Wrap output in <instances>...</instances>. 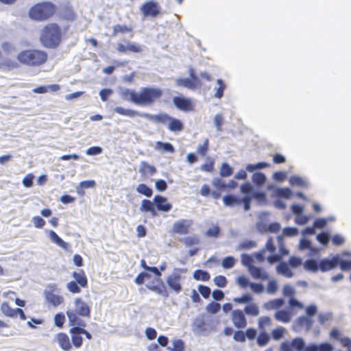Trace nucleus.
I'll return each mask as SVG.
<instances>
[{
	"label": "nucleus",
	"mask_w": 351,
	"mask_h": 351,
	"mask_svg": "<svg viewBox=\"0 0 351 351\" xmlns=\"http://www.w3.org/2000/svg\"><path fill=\"white\" fill-rule=\"evenodd\" d=\"M252 180L254 183L257 185H262L266 181V176L264 173L256 172L254 173L252 176Z\"/></svg>",
	"instance_id": "de8ad7c7"
},
{
	"label": "nucleus",
	"mask_w": 351,
	"mask_h": 351,
	"mask_svg": "<svg viewBox=\"0 0 351 351\" xmlns=\"http://www.w3.org/2000/svg\"><path fill=\"white\" fill-rule=\"evenodd\" d=\"M276 271L279 274L282 275L286 278H291L293 273L289 267V265L286 262H280L276 267Z\"/></svg>",
	"instance_id": "393cba45"
},
{
	"label": "nucleus",
	"mask_w": 351,
	"mask_h": 351,
	"mask_svg": "<svg viewBox=\"0 0 351 351\" xmlns=\"http://www.w3.org/2000/svg\"><path fill=\"white\" fill-rule=\"evenodd\" d=\"M231 319L234 326L237 328H244L247 326V319L244 312L240 309L232 311Z\"/></svg>",
	"instance_id": "ddd939ff"
},
{
	"label": "nucleus",
	"mask_w": 351,
	"mask_h": 351,
	"mask_svg": "<svg viewBox=\"0 0 351 351\" xmlns=\"http://www.w3.org/2000/svg\"><path fill=\"white\" fill-rule=\"evenodd\" d=\"M326 222L327 221H314L313 227L306 228L304 232L310 234H314V228H323L326 226Z\"/></svg>",
	"instance_id": "bf43d9fd"
},
{
	"label": "nucleus",
	"mask_w": 351,
	"mask_h": 351,
	"mask_svg": "<svg viewBox=\"0 0 351 351\" xmlns=\"http://www.w3.org/2000/svg\"><path fill=\"white\" fill-rule=\"evenodd\" d=\"M233 173L232 167L226 162L222 164L220 169V175L222 177H228Z\"/></svg>",
	"instance_id": "6e6d98bb"
},
{
	"label": "nucleus",
	"mask_w": 351,
	"mask_h": 351,
	"mask_svg": "<svg viewBox=\"0 0 351 351\" xmlns=\"http://www.w3.org/2000/svg\"><path fill=\"white\" fill-rule=\"evenodd\" d=\"M277 196L284 198H290L291 196V191L289 188H279L276 191Z\"/></svg>",
	"instance_id": "052dcab7"
},
{
	"label": "nucleus",
	"mask_w": 351,
	"mask_h": 351,
	"mask_svg": "<svg viewBox=\"0 0 351 351\" xmlns=\"http://www.w3.org/2000/svg\"><path fill=\"white\" fill-rule=\"evenodd\" d=\"M269 167V165L265 162H260L257 164H250L246 166V170L250 172H253L256 169H263Z\"/></svg>",
	"instance_id": "864d4df0"
},
{
	"label": "nucleus",
	"mask_w": 351,
	"mask_h": 351,
	"mask_svg": "<svg viewBox=\"0 0 351 351\" xmlns=\"http://www.w3.org/2000/svg\"><path fill=\"white\" fill-rule=\"evenodd\" d=\"M58 11L57 5L50 1L34 4L28 11V16L34 21L42 22L51 19Z\"/></svg>",
	"instance_id": "423d86ee"
},
{
	"label": "nucleus",
	"mask_w": 351,
	"mask_h": 351,
	"mask_svg": "<svg viewBox=\"0 0 351 351\" xmlns=\"http://www.w3.org/2000/svg\"><path fill=\"white\" fill-rule=\"evenodd\" d=\"M213 281L216 286L221 288L225 287L228 283L226 278L221 275L215 276L213 279Z\"/></svg>",
	"instance_id": "680f3d73"
},
{
	"label": "nucleus",
	"mask_w": 351,
	"mask_h": 351,
	"mask_svg": "<svg viewBox=\"0 0 351 351\" xmlns=\"http://www.w3.org/2000/svg\"><path fill=\"white\" fill-rule=\"evenodd\" d=\"M139 171L143 175H153L156 172L155 167L149 165L147 162L143 161L141 163Z\"/></svg>",
	"instance_id": "473e14b6"
},
{
	"label": "nucleus",
	"mask_w": 351,
	"mask_h": 351,
	"mask_svg": "<svg viewBox=\"0 0 351 351\" xmlns=\"http://www.w3.org/2000/svg\"><path fill=\"white\" fill-rule=\"evenodd\" d=\"M156 149L169 153H173L175 152L173 146L170 143L158 141L156 143Z\"/></svg>",
	"instance_id": "4c0bfd02"
},
{
	"label": "nucleus",
	"mask_w": 351,
	"mask_h": 351,
	"mask_svg": "<svg viewBox=\"0 0 351 351\" xmlns=\"http://www.w3.org/2000/svg\"><path fill=\"white\" fill-rule=\"evenodd\" d=\"M17 60L3 58L0 50V71H12L19 67V64L29 67H38L48 60V53L39 49H26L21 50L16 56Z\"/></svg>",
	"instance_id": "f257e3e1"
},
{
	"label": "nucleus",
	"mask_w": 351,
	"mask_h": 351,
	"mask_svg": "<svg viewBox=\"0 0 351 351\" xmlns=\"http://www.w3.org/2000/svg\"><path fill=\"white\" fill-rule=\"evenodd\" d=\"M65 320V316L62 313H57L54 317L55 325L60 328L63 327Z\"/></svg>",
	"instance_id": "69168bd1"
},
{
	"label": "nucleus",
	"mask_w": 351,
	"mask_h": 351,
	"mask_svg": "<svg viewBox=\"0 0 351 351\" xmlns=\"http://www.w3.org/2000/svg\"><path fill=\"white\" fill-rule=\"evenodd\" d=\"M117 51L121 53H125L128 51L133 53H141L143 51L142 47L138 44L128 42L126 45L119 43L117 45Z\"/></svg>",
	"instance_id": "dca6fc26"
},
{
	"label": "nucleus",
	"mask_w": 351,
	"mask_h": 351,
	"mask_svg": "<svg viewBox=\"0 0 351 351\" xmlns=\"http://www.w3.org/2000/svg\"><path fill=\"white\" fill-rule=\"evenodd\" d=\"M278 284L276 280H271L269 281L267 287V291L269 294H274L278 290Z\"/></svg>",
	"instance_id": "774afa93"
},
{
	"label": "nucleus",
	"mask_w": 351,
	"mask_h": 351,
	"mask_svg": "<svg viewBox=\"0 0 351 351\" xmlns=\"http://www.w3.org/2000/svg\"><path fill=\"white\" fill-rule=\"evenodd\" d=\"M136 191L142 195L149 197L152 195L153 191L151 188L147 186L145 184H140L136 188Z\"/></svg>",
	"instance_id": "c03bdc74"
},
{
	"label": "nucleus",
	"mask_w": 351,
	"mask_h": 351,
	"mask_svg": "<svg viewBox=\"0 0 351 351\" xmlns=\"http://www.w3.org/2000/svg\"><path fill=\"white\" fill-rule=\"evenodd\" d=\"M332 319V313H319L317 316V320L320 325L325 326Z\"/></svg>",
	"instance_id": "a18cd8bd"
},
{
	"label": "nucleus",
	"mask_w": 351,
	"mask_h": 351,
	"mask_svg": "<svg viewBox=\"0 0 351 351\" xmlns=\"http://www.w3.org/2000/svg\"><path fill=\"white\" fill-rule=\"evenodd\" d=\"M66 314L69 319V326H86L85 322L81 317L90 318L91 307L82 297H77L73 301V308H69Z\"/></svg>",
	"instance_id": "7ed1b4c3"
},
{
	"label": "nucleus",
	"mask_w": 351,
	"mask_h": 351,
	"mask_svg": "<svg viewBox=\"0 0 351 351\" xmlns=\"http://www.w3.org/2000/svg\"><path fill=\"white\" fill-rule=\"evenodd\" d=\"M276 320L278 322L287 324L291 322L292 318V313L288 310H278L274 315Z\"/></svg>",
	"instance_id": "aec40b11"
},
{
	"label": "nucleus",
	"mask_w": 351,
	"mask_h": 351,
	"mask_svg": "<svg viewBox=\"0 0 351 351\" xmlns=\"http://www.w3.org/2000/svg\"><path fill=\"white\" fill-rule=\"evenodd\" d=\"M236 282L238 284V285L242 289H245L247 287H250V285L252 283L250 282L249 278L244 275L239 276L237 278Z\"/></svg>",
	"instance_id": "5fc2aeb1"
},
{
	"label": "nucleus",
	"mask_w": 351,
	"mask_h": 351,
	"mask_svg": "<svg viewBox=\"0 0 351 351\" xmlns=\"http://www.w3.org/2000/svg\"><path fill=\"white\" fill-rule=\"evenodd\" d=\"M253 300V298L249 293L243 294L241 297L234 298L233 301L237 304H244L250 302Z\"/></svg>",
	"instance_id": "0e129e2a"
},
{
	"label": "nucleus",
	"mask_w": 351,
	"mask_h": 351,
	"mask_svg": "<svg viewBox=\"0 0 351 351\" xmlns=\"http://www.w3.org/2000/svg\"><path fill=\"white\" fill-rule=\"evenodd\" d=\"M190 231V225H185L182 222H177L173 226V232L180 234H188Z\"/></svg>",
	"instance_id": "c9c22d12"
},
{
	"label": "nucleus",
	"mask_w": 351,
	"mask_h": 351,
	"mask_svg": "<svg viewBox=\"0 0 351 351\" xmlns=\"http://www.w3.org/2000/svg\"><path fill=\"white\" fill-rule=\"evenodd\" d=\"M153 200L156 208L159 211L168 212L172 208V205L168 202L167 199L163 196L159 195H155Z\"/></svg>",
	"instance_id": "f3484780"
},
{
	"label": "nucleus",
	"mask_w": 351,
	"mask_h": 351,
	"mask_svg": "<svg viewBox=\"0 0 351 351\" xmlns=\"http://www.w3.org/2000/svg\"><path fill=\"white\" fill-rule=\"evenodd\" d=\"M337 265H339L343 271L350 270L351 269V259L350 261L343 260L337 255Z\"/></svg>",
	"instance_id": "4d7b16f0"
},
{
	"label": "nucleus",
	"mask_w": 351,
	"mask_h": 351,
	"mask_svg": "<svg viewBox=\"0 0 351 351\" xmlns=\"http://www.w3.org/2000/svg\"><path fill=\"white\" fill-rule=\"evenodd\" d=\"M285 304V301L282 298H276L270 300L265 304V307L267 310H277L281 308Z\"/></svg>",
	"instance_id": "c756f323"
},
{
	"label": "nucleus",
	"mask_w": 351,
	"mask_h": 351,
	"mask_svg": "<svg viewBox=\"0 0 351 351\" xmlns=\"http://www.w3.org/2000/svg\"><path fill=\"white\" fill-rule=\"evenodd\" d=\"M306 315L299 316L293 323V328L296 331L309 332L313 325V317L317 313V307L315 304L308 305L306 309Z\"/></svg>",
	"instance_id": "0eeeda50"
},
{
	"label": "nucleus",
	"mask_w": 351,
	"mask_h": 351,
	"mask_svg": "<svg viewBox=\"0 0 351 351\" xmlns=\"http://www.w3.org/2000/svg\"><path fill=\"white\" fill-rule=\"evenodd\" d=\"M130 34L131 37L133 36L132 27L120 24L113 26L112 36H117L119 34Z\"/></svg>",
	"instance_id": "5701e85b"
},
{
	"label": "nucleus",
	"mask_w": 351,
	"mask_h": 351,
	"mask_svg": "<svg viewBox=\"0 0 351 351\" xmlns=\"http://www.w3.org/2000/svg\"><path fill=\"white\" fill-rule=\"evenodd\" d=\"M223 201L224 204L228 206L241 204V199L232 195H225L223 198Z\"/></svg>",
	"instance_id": "2f4dec72"
},
{
	"label": "nucleus",
	"mask_w": 351,
	"mask_h": 351,
	"mask_svg": "<svg viewBox=\"0 0 351 351\" xmlns=\"http://www.w3.org/2000/svg\"><path fill=\"white\" fill-rule=\"evenodd\" d=\"M114 112L123 115V116H128L130 117H134L136 116H139L141 117L146 118L149 119V121H152L154 123H162L166 124L167 122H169V120L170 119V116H169L166 113H160L158 114H149L147 113H140L138 111H136L132 109H125L122 107H116L114 108Z\"/></svg>",
	"instance_id": "6e6552de"
},
{
	"label": "nucleus",
	"mask_w": 351,
	"mask_h": 351,
	"mask_svg": "<svg viewBox=\"0 0 351 351\" xmlns=\"http://www.w3.org/2000/svg\"><path fill=\"white\" fill-rule=\"evenodd\" d=\"M304 267L306 270L317 272L319 269V263L314 259H308L304 263Z\"/></svg>",
	"instance_id": "58836bf2"
},
{
	"label": "nucleus",
	"mask_w": 351,
	"mask_h": 351,
	"mask_svg": "<svg viewBox=\"0 0 351 351\" xmlns=\"http://www.w3.org/2000/svg\"><path fill=\"white\" fill-rule=\"evenodd\" d=\"M178 86L185 87L191 90H194V85L191 82L190 78H178L176 80Z\"/></svg>",
	"instance_id": "37998d69"
},
{
	"label": "nucleus",
	"mask_w": 351,
	"mask_h": 351,
	"mask_svg": "<svg viewBox=\"0 0 351 351\" xmlns=\"http://www.w3.org/2000/svg\"><path fill=\"white\" fill-rule=\"evenodd\" d=\"M74 280L69 282L66 288L69 292L73 294L80 293L82 291L81 288H87L88 282L86 274L83 269H78L72 273Z\"/></svg>",
	"instance_id": "1a4fd4ad"
},
{
	"label": "nucleus",
	"mask_w": 351,
	"mask_h": 351,
	"mask_svg": "<svg viewBox=\"0 0 351 351\" xmlns=\"http://www.w3.org/2000/svg\"><path fill=\"white\" fill-rule=\"evenodd\" d=\"M61 18L66 21H72L75 19V14L71 8L65 7L62 10Z\"/></svg>",
	"instance_id": "f704fd0d"
},
{
	"label": "nucleus",
	"mask_w": 351,
	"mask_h": 351,
	"mask_svg": "<svg viewBox=\"0 0 351 351\" xmlns=\"http://www.w3.org/2000/svg\"><path fill=\"white\" fill-rule=\"evenodd\" d=\"M157 281L159 282L158 285H147V288L149 290L154 291L165 298H167L169 296V293L162 280L160 278V277H158Z\"/></svg>",
	"instance_id": "412c9836"
},
{
	"label": "nucleus",
	"mask_w": 351,
	"mask_h": 351,
	"mask_svg": "<svg viewBox=\"0 0 351 351\" xmlns=\"http://www.w3.org/2000/svg\"><path fill=\"white\" fill-rule=\"evenodd\" d=\"M189 75L191 82L194 85V89L202 86V83L198 76L195 74V71L193 69H189Z\"/></svg>",
	"instance_id": "49530a36"
},
{
	"label": "nucleus",
	"mask_w": 351,
	"mask_h": 351,
	"mask_svg": "<svg viewBox=\"0 0 351 351\" xmlns=\"http://www.w3.org/2000/svg\"><path fill=\"white\" fill-rule=\"evenodd\" d=\"M49 236L53 243H55L64 250H68L69 247V244L64 242L53 230H50L49 232Z\"/></svg>",
	"instance_id": "cd10ccee"
},
{
	"label": "nucleus",
	"mask_w": 351,
	"mask_h": 351,
	"mask_svg": "<svg viewBox=\"0 0 351 351\" xmlns=\"http://www.w3.org/2000/svg\"><path fill=\"white\" fill-rule=\"evenodd\" d=\"M271 340L269 335L265 330H261V332L256 337V343L259 347H264L268 344Z\"/></svg>",
	"instance_id": "7c9ffc66"
},
{
	"label": "nucleus",
	"mask_w": 351,
	"mask_h": 351,
	"mask_svg": "<svg viewBox=\"0 0 351 351\" xmlns=\"http://www.w3.org/2000/svg\"><path fill=\"white\" fill-rule=\"evenodd\" d=\"M157 281L159 282L158 285H147V288L149 290L154 291L165 298H167L169 296V293L162 280L160 278V277H158Z\"/></svg>",
	"instance_id": "4be33fe9"
},
{
	"label": "nucleus",
	"mask_w": 351,
	"mask_h": 351,
	"mask_svg": "<svg viewBox=\"0 0 351 351\" xmlns=\"http://www.w3.org/2000/svg\"><path fill=\"white\" fill-rule=\"evenodd\" d=\"M174 106L183 112H191L194 110V104L190 98L176 96L173 98Z\"/></svg>",
	"instance_id": "9b49d317"
},
{
	"label": "nucleus",
	"mask_w": 351,
	"mask_h": 351,
	"mask_svg": "<svg viewBox=\"0 0 351 351\" xmlns=\"http://www.w3.org/2000/svg\"><path fill=\"white\" fill-rule=\"evenodd\" d=\"M69 329V332L71 336V342L72 346L75 348H80L83 344V338L81 333H77L76 329H80V326H72Z\"/></svg>",
	"instance_id": "a211bd4d"
},
{
	"label": "nucleus",
	"mask_w": 351,
	"mask_h": 351,
	"mask_svg": "<svg viewBox=\"0 0 351 351\" xmlns=\"http://www.w3.org/2000/svg\"><path fill=\"white\" fill-rule=\"evenodd\" d=\"M181 276L180 274L174 272L167 278V283L170 289H173L176 293H180L182 290L180 284Z\"/></svg>",
	"instance_id": "4468645a"
},
{
	"label": "nucleus",
	"mask_w": 351,
	"mask_h": 351,
	"mask_svg": "<svg viewBox=\"0 0 351 351\" xmlns=\"http://www.w3.org/2000/svg\"><path fill=\"white\" fill-rule=\"evenodd\" d=\"M15 308H12L8 302H3L0 307L1 313L6 317H15Z\"/></svg>",
	"instance_id": "72a5a7b5"
},
{
	"label": "nucleus",
	"mask_w": 351,
	"mask_h": 351,
	"mask_svg": "<svg viewBox=\"0 0 351 351\" xmlns=\"http://www.w3.org/2000/svg\"><path fill=\"white\" fill-rule=\"evenodd\" d=\"M209 149V141L206 138L203 144L199 145L197 149V153L201 156L204 157L206 155Z\"/></svg>",
	"instance_id": "3c124183"
},
{
	"label": "nucleus",
	"mask_w": 351,
	"mask_h": 351,
	"mask_svg": "<svg viewBox=\"0 0 351 351\" xmlns=\"http://www.w3.org/2000/svg\"><path fill=\"white\" fill-rule=\"evenodd\" d=\"M193 329L195 331L201 332L206 330V322L203 319L197 318L193 323Z\"/></svg>",
	"instance_id": "09e8293b"
},
{
	"label": "nucleus",
	"mask_w": 351,
	"mask_h": 351,
	"mask_svg": "<svg viewBox=\"0 0 351 351\" xmlns=\"http://www.w3.org/2000/svg\"><path fill=\"white\" fill-rule=\"evenodd\" d=\"M184 128L183 123L179 119L170 117L169 120L168 129L171 132H180Z\"/></svg>",
	"instance_id": "c85d7f7f"
},
{
	"label": "nucleus",
	"mask_w": 351,
	"mask_h": 351,
	"mask_svg": "<svg viewBox=\"0 0 351 351\" xmlns=\"http://www.w3.org/2000/svg\"><path fill=\"white\" fill-rule=\"evenodd\" d=\"M54 340L62 350L71 351L73 346L71 342V339L66 333L63 332L57 333L55 336Z\"/></svg>",
	"instance_id": "f8f14e48"
},
{
	"label": "nucleus",
	"mask_w": 351,
	"mask_h": 351,
	"mask_svg": "<svg viewBox=\"0 0 351 351\" xmlns=\"http://www.w3.org/2000/svg\"><path fill=\"white\" fill-rule=\"evenodd\" d=\"M286 332V329L282 326H278L271 330V335L273 339L280 340L283 338Z\"/></svg>",
	"instance_id": "a19ab883"
},
{
	"label": "nucleus",
	"mask_w": 351,
	"mask_h": 351,
	"mask_svg": "<svg viewBox=\"0 0 351 351\" xmlns=\"http://www.w3.org/2000/svg\"><path fill=\"white\" fill-rule=\"evenodd\" d=\"M337 266V255L333 256L331 259H322L319 263V270L323 272L328 271L335 268Z\"/></svg>",
	"instance_id": "6ab92c4d"
},
{
	"label": "nucleus",
	"mask_w": 351,
	"mask_h": 351,
	"mask_svg": "<svg viewBox=\"0 0 351 351\" xmlns=\"http://www.w3.org/2000/svg\"><path fill=\"white\" fill-rule=\"evenodd\" d=\"M45 298L47 302L53 306H58L64 302V298L62 296L55 294L52 291L46 292Z\"/></svg>",
	"instance_id": "b1692460"
},
{
	"label": "nucleus",
	"mask_w": 351,
	"mask_h": 351,
	"mask_svg": "<svg viewBox=\"0 0 351 351\" xmlns=\"http://www.w3.org/2000/svg\"><path fill=\"white\" fill-rule=\"evenodd\" d=\"M250 271L253 278L256 279L267 280L269 278L267 273L260 267L252 266L250 267Z\"/></svg>",
	"instance_id": "a878e982"
},
{
	"label": "nucleus",
	"mask_w": 351,
	"mask_h": 351,
	"mask_svg": "<svg viewBox=\"0 0 351 351\" xmlns=\"http://www.w3.org/2000/svg\"><path fill=\"white\" fill-rule=\"evenodd\" d=\"M1 47L2 51L6 54L11 53L16 50L14 45L10 41L3 42L1 45Z\"/></svg>",
	"instance_id": "8fccbe9b"
},
{
	"label": "nucleus",
	"mask_w": 351,
	"mask_h": 351,
	"mask_svg": "<svg viewBox=\"0 0 351 351\" xmlns=\"http://www.w3.org/2000/svg\"><path fill=\"white\" fill-rule=\"evenodd\" d=\"M272 325L271 319L268 316H262L258 320V328L260 330H265V328Z\"/></svg>",
	"instance_id": "e433bc0d"
},
{
	"label": "nucleus",
	"mask_w": 351,
	"mask_h": 351,
	"mask_svg": "<svg viewBox=\"0 0 351 351\" xmlns=\"http://www.w3.org/2000/svg\"><path fill=\"white\" fill-rule=\"evenodd\" d=\"M217 82L219 84V87L216 90V92L215 93V97L218 99H220L223 95V91L226 88V84L223 83V80L221 79H218L217 80Z\"/></svg>",
	"instance_id": "13d9d810"
},
{
	"label": "nucleus",
	"mask_w": 351,
	"mask_h": 351,
	"mask_svg": "<svg viewBox=\"0 0 351 351\" xmlns=\"http://www.w3.org/2000/svg\"><path fill=\"white\" fill-rule=\"evenodd\" d=\"M333 346L327 342L319 345H306L302 337H295L291 341H283L280 346V351H333Z\"/></svg>",
	"instance_id": "20e7f679"
},
{
	"label": "nucleus",
	"mask_w": 351,
	"mask_h": 351,
	"mask_svg": "<svg viewBox=\"0 0 351 351\" xmlns=\"http://www.w3.org/2000/svg\"><path fill=\"white\" fill-rule=\"evenodd\" d=\"M183 242L186 246L191 247L197 245L199 243V238L197 236L186 237L183 239Z\"/></svg>",
	"instance_id": "e2e57ef3"
},
{
	"label": "nucleus",
	"mask_w": 351,
	"mask_h": 351,
	"mask_svg": "<svg viewBox=\"0 0 351 351\" xmlns=\"http://www.w3.org/2000/svg\"><path fill=\"white\" fill-rule=\"evenodd\" d=\"M212 184L215 187V190L212 191V197L215 199H218L220 198L222 191H224L228 186L225 181L218 178L213 180Z\"/></svg>",
	"instance_id": "2eb2a0df"
},
{
	"label": "nucleus",
	"mask_w": 351,
	"mask_h": 351,
	"mask_svg": "<svg viewBox=\"0 0 351 351\" xmlns=\"http://www.w3.org/2000/svg\"><path fill=\"white\" fill-rule=\"evenodd\" d=\"M62 27L56 23H49L43 27L39 40L43 47L56 49L62 43Z\"/></svg>",
	"instance_id": "39448f33"
},
{
	"label": "nucleus",
	"mask_w": 351,
	"mask_h": 351,
	"mask_svg": "<svg viewBox=\"0 0 351 351\" xmlns=\"http://www.w3.org/2000/svg\"><path fill=\"white\" fill-rule=\"evenodd\" d=\"M235 264V260L232 256H227L223 259L222 266L224 269L232 268Z\"/></svg>",
	"instance_id": "338daca9"
},
{
	"label": "nucleus",
	"mask_w": 351,
	"mask_h": 351,
	"mask_svg": "<svg viewBox=\"0 0 351 351\" xmlns=\"http://www.w3.org/2000/svg\"><path fill=\"white\" fill-rule=\"evenodd\" d=\"M193 278L197 280L208 281L210 278V276L209 273L206 271L197 269L193 273Z\"/></svg>",
	"instance_id": "ea45409f"
},
{
	"label": "nucleus",
	"mask_w": 351,
	"mask_h": 351,
	"mask_svg": "<svg viewBox=\"0 0 351 351\" xmlns=\"http://www.w3.org/2000/svg\"><path fill=\"white\" fill-rule=\"evenodd\" d=\"M124 95L128 97V99L136 105L150 106L161 99L163 91L159 88L143 87L139 92L127 89Z\"/></svg>",
	"instance_id": "f03ea898"
},
{
	"label": "nucleus",
	"mask_w": 351,
	"mask_h": 351,
	"mask_svg": "<svg viewBox=\"0 0 351 351\" xmlns=\"http://www.w3.org/2000/svg\"><path fill=\"white\" fill-rule=\"evenodd\" d=\"M141 267H143L146 271H149L152 272L153 274H155V276H156L158 277H160L161 275H162L161 272L158 270V269L156 267H149V266H148L146 264V262H145V261L144 259H142L141 261Z\"/></svg>",
	"instance_id": "603ef678"
},
{
	"label": "nucleus",
	"mask_w": 351,
	"mask_h": 351,
	"mask_svg": "<svg viewBox=\"0 0 351 351\" xmlns=\"http://www.w3.org/2000/svg\"><path fill=\"white\" fill-rule=\"evenodd\" d=\"M141 210L143 212H149L153 216L156 215V206L154 202L149 199H143L141 202Z\"/></svg>",
	"instance_id": "bb28decb"
},
{
	"label": "nucleus",
	"mask_w": 351,
	"mask_h": 351,
	"mask_svg": "<svg viewBox=\"0 0 351 351\" xmlns=\"http://www.w3.org/2000/svg\"><path fill=\"white\" fill-rule=\"evenodd\" d=\"M244 312L249 315L257 316L259 314V308L257 304L251 303L244 308Z\"/></svg>",
	"instance_id": "79ce46f5"
},
{
	"label": "nucleus",
	"mask_w": 351,
	"mask_h": 351,
	"mask_svg": "<svg viewBox=\"0 0 351 351\" xmlns=\"http://www.w3.org/2000/svg\"><path fill=\"white\" fill-rule=\"evenodd\" d=\"M141 11L145 17L155 18L159 15L160 8L157 2L152 0L143 3L141 7Z\"/></svg>",
	"instance_id": "9d476101"
}]
</instances>
